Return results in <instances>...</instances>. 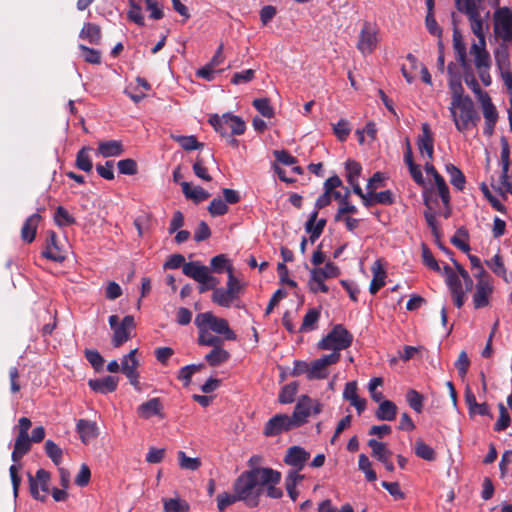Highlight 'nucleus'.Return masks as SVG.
Returning <instances> with one entry per match:
<instances>
[{
	"label": "nucleus",
	"instance_id": "obj_1",
	"mask_svg": "<svg viewBox=\"0 0 512 512\" xmlns=\"http://www.w3.org/2000/svg\"><path fill=\"white\" fill-rule=\"evenodd\" d=\"M276 470L271 468H254L243 472L234 482L233 490L240 501L248 507H256L262 494L261 483L277 481Z\"/></svg>",
	"mask_w": 512,
	"mask_h": 512
},
{
	"label": "nucleus",
	"instance_id": "obj_2",
	"mask_svg": "<svg viewBox=\"0 0 512 512\" xmlns=\"http://www.w3.org/2000/svg\"><path fill=\"white\" fill-rule=\"evenodd\" d=\"M449 111L456 129L461 133L471 130L479 121V115L468 96L451 101Z\"/></svg>",
	"mask_w": 512,
	"mask_h": 512
},
{
	"label": "nucleus",
	"instance_id": "obj_3",
	"mask_svg": "<svg viewBox=\"0 0 512 512\" xmlns=\"http://www.w3.org/2000/svg\"><path fill=\"white\" fill-rule=\"evenodd\" d=\"M341 269L332 261H327L323 267H313L309 270L307 288L312 294H328L330 288L326 283L330 279L339 277Z\"/></svg>",
	"mask_w": 512,
	"mask_h": 512
},
{
	"label": "nucleus",
	"instance_id": "obj_4",
	"mask_svg": "<svg viewBox=\"0 0 512 512\" xmlns=\"http://www.w3.org/2000/svg\"><path fill=\"white\" fill-rule=\"evenodd\" d=\"M352 342L353 335L343 325L337 324L318 342L317 347L340 354V351L350 347Z\"/></svg>",
	"mask_w": 512,
	"mask_h": 512
},
{
	"label": "nucleus",
	"instance_id": "obj_5",
	"mask_svg": "<svg viewBox=\"0 0 512 512\" xmlns=\"http://www.w3.org/2000/svg\"><path fill=\"white\" fill-rule=\"evenodd\" d=\"M195 325L205 327L207 330L222 335L225 340H236L235 332L230 328L226 319L214 315L212 312L199 313L195 317Z\"/></svg>",
	"mask_w": 512,
	"mask_h": 512
},
{
	"label": "nucleus",
	"instance_id": "obj_6",
	"mask_svg": "<svg viewBox=\"0 0 512 512\" xmlns=\"http://www.w3.org/2000/svg\"><path fill=\"white\" fill-rule=\"evenodd\" d=\"M381 41L380 28L376 23L365 21L358 34L356 47L363 56L371 55Z\"/></svg>",
	"mask_w": 512,
	"mask_h": 512
},
{
	"label": "nucleus",
	"instance_id": "obj_7",
	"mask_svg": "<svg viewBox=\"0 0 512 512\" xmlns=\"http://www.w3.org/2000/svg\"><path fill=\"white\" fill-rule=\"evenodd\" d=\"M31 443L32 442L29 439V436L24 435H17L14 442V448L11 454L13 464L10 466L9 472L15 496L18 493V488L21 483V478L18 475L21 466L18 465V463L22 459V457L30 451Z\"/></svg>",
	"mask_w": 512,
	"mask_h": 512
},
{
	"label": "nucleus",
	"instance_id": "obj_8",
	"mask_svg": "<svg viewBox=\"0 0 512 512\" xmlns=\"http://www.w3.org/2000/svg\"><path fill=\"white\" fill-rule=\"evenodd\" d=\"M209 123L222 136L226 135H242L245 132L246 124L239 116L231 113H225L222 116L217 114L209 118Z\"/></svg>",
	"mask_w": 512,
	"mask_h": 512
},
{
	"label": "nucleus",
	"instance_id": "obj_9",
	"mask_svg": "<svg viewBox=\"0 0 512 512\" xmlns=\"http://www.w3.org/2000/svg\"><path fill=\"white\" fill-rule=\"evenodd\" d=\"M242 290L243 284L234 276V273L229 271L226 288H215L212 294V301L221 307L228 308L239 298Z\"/></svg>",
	"mask_w": 512,
	"mask_h": 512
},
{
	"label": "nucleus",
	"instance_id": "obj_10",
	"mask_svg": "<svg viewBox=\"0 0 512 512\" xmlns=\"http://www.w3.org/2000/svg\"><path fill=\"white\" fill-rule=\"evenodd\" d=\"M183 273L197 281L199 286V292L204 293L207 290L217 288L219 280L212 276L208 267L201 265L198 262L186 263L182 268Z\"/></svg>",
	"mask_w": 512,
	"mask_h": 512
},
{
	"label": "nucleus",
	"instance_id": "obj_11",
	"mask_svg": "<svg viewBox=\"0 0 512 512\" xmlns=\"http://www.w3.org/2000/svg\"><path fill=\"white\" fill-rule=\"evenodd\" d=\"M323 410V403L318 399H313L308 395H301L294 407L293 417L299 427L308 422L310 416L318 415Z\"/></svg>",
	"mask_w": 512,
	"mask_h": 512
},
{
	"label": "nucleus",
	"instance_id": "obj_12",
	"mask_svg": "<svg viewBox=\"0 0 512 512\" xmlns=\"http://www.w3.org/2000/svg\"><path fill=\"white\" fill-rule=\"evenodd\" d=\"M118 316L111 315L109 317V325L113 330L112 344L118 348L131 338V334L135 329L134 317L131 315L125 316L121 323H118Z\"/></svg>",
	"mask_w": 512,
	"mask_h": 512
},
{
	"label": "nucleus",
	"instance_id": "obj_13",
	"mask_svg": "<svg viewBox=\"0 0 512 512\" xmlns=\"http://www.w3.org/2000/svg\"><path fill=\"white\" fill-rule=\"evenodd\" d=\"M494 32L503 41L512 40V10L499 8L494 12Z\"/></svg>",
	"mask_w": 512,
	"mask_h": 512
},
{
	"label": "nucleus",
	"instance_id": "obj_14",
	"mask_svg": "<svg viewBox=\"0 0 512 512\" xmlns=\"http://www.w3.org/2000/svg\"><path fill=\"white\" fill-rule=\"evenodd\" d=\"M445 276V281L449 287L454 304L460 308L463 306L466 298V291H464L463 284L459 275L449 266L445 265L441 272Z\"/></svg>",
	"mask_w": 512,
	"mask_h": 512
},
{
	"label": "nucleus",
	"instance_id": "obj_15",
	"mask_svg": "<svg viewBox=\"0 0 512 512\" xmlns=\"http://www.w3.org/2000/svg\"><path fill=\"white\" fill-rule=\"evenodd\" d=\"M340 360L339 353H330L312 361L309 366V380L325 379L329 375L328 367Z\"/></svg>",
	"mask_w": 512,
	"mask_h": 512
},
{
	"label": "nucleus",
	"instance_id": "obj_16",
	"mask_svg": "<svg viewBox=\"0 0 512 512\" xmlns=\"http://www.w3.org/2000/svg\"><path fill=\"white\" fill-rule=\"evenodd\" d=\"M298 427V424L294 421L293 415L277 414L266 423L264 427V434L266 436H276L282 432Z\"/></svg>",
	"mask_w": 512,
	"mask_h": 512
},
{
	"label": "nucleus",
	"instance_id": "obj_17",
	"mask_svg": "<svg viewBox=\"0 0 512 512\" xmlns=\"http://www.w3.org/2000/svg\"><path fill=\"white\" fill-rule=\"evenodd\" d=\"M28 477L32 496L37 500L44 501L49 492L50 473L44 469H39L35 477L30 474Z\"/></svg>",
	"mask_w": 512,
	"mask_h": 512
},
{
	"label": "nucleus",
	"instance_id": "obj_18",
	"mask_svg": "<svg viewBox=\"0 0 512 512\" xmlns=\"http://www.w3.org/2000/svg\"><path fill=\"white\" fill-rule=\"evenodd\" d=\"M467 17L470 23V28L473 34L477 37V40H486V32L489 29V12H484V10L481 9Z\"/></svg>",
	"mask_w": 512,
	"mask_h": 512
},
{
	"label": "nucleus",
	"instance_id": "obj_19",
	"mask_svg": "<svg viewBox=\"0 0 512 512\" xmlns=\"http://www.w3.org/2000/svg\"><path fill=\"white\" fill-rule=\"evenodd\" d=\"M469 53L476 69L491 67V57L486 48V40H477L472 43Z\"/></svg>",
	"mask_w": 512,
	"mask_h": 512
},
{
	"label": "nucleus",
	"instance_id": "obj_20",
	"mask_svg": "<svg viewBox=\"0 0 512 512\" xmlns=\"http://www.w3.org/2000/svg\"><path fill=\"white\" fill-rule=\"evenodd\" d=\"M422 133L417 139V146L421 157L428 160L433 159L434 153V138L428 123H423L421 126Z\"/></svg>",
	"mask_w": 512,
	"mask_h": 512
},
{
	"label": "nucleus",
	"instance_id": "obj_21",
	"mask_svg": "<svg viewBox=\"0 0 512 512\" xmlns=\"http://www.w3.org/2000/svg\"><path fill=\"white\" fill-rule=\"evenodd\" d=\"M42 256L54 261V262H63L66 259V254L62 246L57 241V236L55 232L49 231L48 238L46 241V247L42 252Z\"/></svg>",
	"mask_w": 512,
	"mask_h": 512
},
{
	"label": "nucleus",
	"instance_id": "obj_22",
	"mask_svg": "<svg viewBox=\"0 0 512 512\" xmlns=\"http://www.w3.org/2000/svg\"><path fill=\"white\" fill-rule=\"evenodd\" d=\"M493 293V285L491 280H480L476 283L475 292L473 294V305L476 309L489 305V299Z\"/></svg>",
	"mask_w": 512,
	"mask_h": 512
},
{
	"label": "nucleus",
	"instance_id": "obj_23",
	"mask_svg": "<svg viewBox=\"0 0 512 512\" xmlns=\"http://www.w3.org/2000/svg\"><path fill=\"white\" fill-rule=\"evenodd\" d=\"M479 102L481 104L483 116L485 119L484 133L487 135H491L498 119L497 110L493 105L489 95H483L482 99L479 100Z\"/></svg>",
	"mask_w": 512,
	"mask_h": 512
},
{
	"label": "nucleus",
	"instance_id": "obj_24",
	"mask_svg": "<svg viewBox=\"0 0 512 512\" xmlns=\"http://www.w3.org/2000/svg\"><path fill=\"white\" fill-rule=\"evenodd\" d=\"M310 458V453L300 446H292L287 450L284 462L296 470H302Z\"/></svg>",
	"mask_w": 512,
	"mask_h": 512
},
{
	"label": "nucleus",
	"instance_id": "obj_25",
	"mask_svg": "<svg viewBox=\"0 0 512 512\" xmlns=\"http://www.w3.org/2000/svg\"><path fill=\"white\" fill-rule=\"evenodd\" d=\"M341 186H342V181H341V179L337 175L329 177L324 182V187H323L324 188V192H323V194L320 195L317 198V200H316L314 211L319 212L320 209H322V208L326 207L327 205H329L330 202H331V192L334 189H337V188H339Z\"/></svg>",
	"mask_w": 512,
	"mask_h": 512
},
{
	"label": "nucleus",
	"instance_id": "obj_26",
	"mask_svg": "<svg viewBox=\"0 0 512 512\" xmlns=\"http://www.w3.org/2000/svg\"><path fill=\"white\" fill-rule=\"evenodd\" d=\"M372 280L369 286V291L375 295L382 287L385 286L387 272L380 259L374 261L371 266Z\"/></svg>",
	"mask_w": 512,
	"mask_h": 512
},
{
	"label": "nucleus",
	"instance_id": "obj_27",
	"mask_svg": "<svg viewBox=\"0 0 512 512\" xmlns=\"http://www.w3.org/2000/svg\"><path fill=\"white\" fill-rule=\"evenodd\" d=\"M137 414L140 418L150 419L153 416L164 418L163 405L159 398H151L148 401L142 403L137 408Z\"/></svg>",
	"mask_w": 512,
	"mask_h": 512
},
{
	"label": "nucleus",
	"instance_id": "obj_28",
	"mask_svg": "<svg viewBox=\"0 0 512 512\" xmlns=\"http://www.w3.org/2000/svg\"><path fill=\"white\" fill-rule=\"evenodd\" d=\"M119 379L114 376H106L99 379H90L89 387L96 393L108 394L117 389Z\"/></svg>",
	"mask_w": 512,
	"mask_h": 512
},
{
	"label": "nucleus",
	"instance_id": "obj_29",
	"mask_svg": "<svg viewBox=\"0 0 512 512\" xmlns=\"http://www.w3.org/2000/svg\"><path fill=\"white\" fill-rule=\"evenodd\" d=\"M124 145L120 140L99 141L97 154L104 157H117L124 153Z\"/></svg>",
	"mask_w": 512,
	"mask_h": 512
},
{
	"label": "nucleus",
	"instance_id": "obj_30",
	"mask_svg": "<svg viewBox=\"0 0 512 512\" xmlns=\"http://www.w3.org/2000/svg\"><path fill=\"white\" fill-rule=\"evenodd\" d=\"M209 161L215 162L214 155L212 153H208L207 155H197L194 163H193V172L194 174L201 180L210 182L212 177L208 172V163Z\"/></svg>",
	"mask_w": 512,
	"mask_h": 512
},
{
	"label": "nucleus",
	"instance_id": "obj_31",
	"mask_svg": "<svg viewBox=\"0 0 512 512\" xmlns=\"http://www.w3.org/2000/svg\"><path fill=\"white\" fill-rule=\"evenodd\" d=\"M76 430L84 444L89 443L98 436V426L94 421L80 419L76 424Z\"/></svg>",
	"mask_w": 512,
	"mask_h": 512
},
{
	"label": "nucleus",
	"instance_id": "obj_32",
	"mask_svg": "<svg viewBox=\"0 0 512 512\" xmlns=\"http://www.w3.org/2000/svg\"><path fill=\"white\" fill-rule=\"evenodd\" d=\"M41 216L38 213L30 215L24 222L21 229V238L27 243L34 241Z\"/></svg>",
	"mask_w": 512,
	"mask_h": 512
},
{
	"label": "nucleus",
	"instance_id": "obj_33",
	"mask_svg": "<svg viewBox=\"0 0 512 512\" xmlns=\"http://www.w3.org/2000/svg\"><path fill=\"white\" fill-rule=\"evenodd\" d=\"M345 169L347 181L352 186L353 192L361 194V187L359 185V177L362 171L361 165L354 160H348Z\"/></svg>",
	"mask_w": 512,
	"mask_h": 512
},
{
	"label": "nucleus",
	"instance_id": "obj_34",
	"mask_svg": "<svg viewBox=\"0 0 512 512\" xmlns=\"http://www.w3.org/2000/svg\"><path fill=\"white\" fill-rule=\"evenodd\" d=\"M325 225L326 220L323 218L318 219V212L313 211L305 224V230L308 234H310L311 242H314L320 237Z\"/></svg>",
	"mask_w": 512,
	"mask_h": 512
},
{
	"label": "nucleus",
	"instance_id": "obj_35",
	"mask_svg": "<svg viewBox=\"0 0 512 512\" xmlns=\"http://www.w3.org/2000/svg\"><path fill=\"white\" fill-rule=\"evenodd\" d=\"M182 192L187 199L200 203L209 198L210 194L200 186L191 185L189 182H180Z\"/></svg>",
	"mask_w": 512,
	"mask_h": 512
},
{
	"label": "nucleus",
	"instance_id": "obj_36",
	"mask_svg": "<svg viewBox=\"0 0 512 512\" xmlns=\"http://www.w3.org/2000/svg\"><path fill=\"white\" fill-rule=\"evenodd\" d=\"M375 412V416L380 421H393L397 415V406L390 400H381Z\"/></svg>",
	"mask_w": 512,
	"mask_h": 512
},
{
	"label": "nucleus",
	"instance_id": "obj_37",
	"mask_svg": "<svg viewBox=\"0 0 512 512\" xmlns=\"http://www.w3.org/2000/svg\"><path fill=\"white\" fill-rule=\"evenodd\" d=\"M437 202L436 199H433L431 195H424V204L426 206V210L424 212V216L428 226L432 229L435 235L438 234V227L436 222V211L434 210V204Z\"/></svg>",
	"mask_w": 512,
	"mask_h": 512
},
{
	"label": "nucleus",
	"instance_id": "obj_38",
	"mask_svg": "<svg viewBox=\"0 0 512 512\" xmlns=\"http://www.w3.org/2000/svg\"><path fill=\"white\" fill-rule=\"evenodd\" d=\"M230 354L222 348V344L213 346V349L205 356V360L211 366H218L229 360Z\"/></svg>",
	"mask_w": 512,
	"mask_h": 512
},
{
	"label": "nucleus",
	"instance_id": "obj_39",
	"mask_svg": "<svg viewBox=\"0 0 512 512\" xmlns=\"http://www.w3.org/2000/svg\"><path fill=\"white\" fill-rule=\"evenodd\" d=\"M79 37L91 44H98L101 39L100 27L93 23H85L79 33Z\"/></svg>",
	"mask_w": 512,
	"mask_h": 512
},
{
	"label": "nucleus",
	"instance_id": "obj_40",
	"mask_svg": "<svg viewBox=\"0 0 512 512\" xmlns=\"http://www.w3.org/2000/svg\"><path fill=\"white\" fill-rule=\"evenodd\" d=\"M320 319V310L311 308L307 311L303 318V322L299 328V332H310L317 328V323Z\"/></svg>",
	"mask_w": 512,
	"mask_h": 512
},
{
	"label": "nucleus",
	"instance_id": "obj_41",
	"mask_svg": "<svg viewBox=\"0 0 512 512\" xmlns=\"http://www.w3.org/2000/svg\"><path fill=\"white\" fill-rule=\"evenodd\" d=\"M90 147H82L77 155L75 160V165L79 170H82L84 172H91L93 169V162L90 157Z\"/></svg>",
	"mask_w": 512,
	"mask_h": 512
},
{
	"label": "nucleus",
	"instance_id": "obj_42",
	"mask_svg": "<svg viewBox=\"0 0 512 512\" xmlns=\"http://www.w3.org/2000/svg\"><path fill=\"white\" fill-rule=\"evenodd\" d=\"M368 446L372 450V456L376 458L379 462H384L385 460L391 458L392 452L387 448V446L379 442L375 439H370L368 441Z\"/></svg>",
	"mask_w": 512,
	"mask_h": 512
},
{
	"label": "nucleus",
	"instance_id": "obj_43",
	"mask_svg": "<svg viewBox=\"0 0 512 512\" xmlns=\"http://www.w3.org/2000/svg\"><path fill=\"white\" fill-rule=\"evenodd\" d=\"M137 349L131 350L121 359V372L126 376L137 371L139 361L136 358Z\"/></svg>",
	"mask_w": 512,
	"mask_h": 512
},
{
	"label": "nucleus",
	"instance_id": "obj_44",
	"mask_svg": "<svg viewBox=\"0 0 512 512\" xmlns=\"http://www.w3.org/2000/svg\"><path fill=\"white\" fill-rule=\"evenodd\" d=\"M178 464L182 470L196 471L201 465V459L198 457H189L184 451L177 452Z\"/></svg>",
	"mask_w": 512,
	"mask_h": 512
},
{
	"label": "nucleus",
	"instance_id": "obj_45",
	"mask_svg": "<svg viewBox=\"0 0 512 512\" xmlns=\"http://www.w3.org/2000/svg\"><path fill=\"white\" fill-rule=\"evenodd\" d=\"M162 501L164 512H187L190 508L189 504L179 497L164 498Z\"/></svg>",
	"mask_w": 512,
	"mask_h": 512
},
{
	"label": "nucleus",
	"instance_id": "obj_46",
	"mask_svg": "<svg viewBox=\"0 0 512 512\" xmlns=\"http://www.w3.org/2000/svg\"><path fill=\"white\" fill-rule=\"evenodd\" d=\"M276 160L284 165L291 166V172L295 174H302V169L300 166L295 165L297 160L294 156L289 154L285 150H275L273 152Z\"/></svg>",
	"mask_w": 512,
	"mask_h": 512
},
{
	"label": "nucleus",
	"instance_id": "obj_47",
	"mask_svg": "<svg viewBox=\"0 0 512 512\" xmlns=\"http://www.w3.org/2000/svg\"><path fill=\"white\" fill-rule=\"evenodd\" d=\"M446 172L450 177L451 184L458 190H463L465 186V176L459 168L453 164L445 166Z\"/></svg>",
	"mask_w": 512,
	"mask_h": 512
},
{
	"label": "nucleus",
	"instance_id": "obj_48",
	"mask_svg": "<svg viewBox=\"0 0 512 512\" xmlns=\"http://www.w3.org/2000/svg\"><path fill=\"white\" fill-rule=\"evenodd\" d=\"M198 328V344L203 346H216L222 344V339L212 334L210 330L205 327L196 326Z\"/></svg>",
	"mask_w": 512,
	"mask_h": 512
},
{
	"label": "nucleus",
	"instance_id": "obj_49",
	"mask_svg": "<svg viewBox=\"0 0 512 512\" xmlns=\"http://www.w3.org/2000/svg\"><path fill=\"white\" fill-rule=\"evenodd\" d=\"M494 57L498 70L501 73L510 71V60L507 48L501 47L494 52Z\"/></svg>",
	"mask_w": 512,
	"mask_h": 512
},
{
	"label": "nucleus",
	"instance_id": "obj_50",
	"mask_svg": "<svg viewBox=\"0 0 512 512\" xmlns=\"http://www.w3.org/2000/svg\"><path fill=\"white\" fill-rule=\"evenodd\" d=\"M212 270L216 273H221L224 270L229 275V271L233 273V266L231 265L229 259L224 254L217 255L213 257L210 261Z\"/></svg>",
	"mask_w": 512,
	"mask_h": 512
},
{
	"label": "nucleus",
	"instance_id": "obj_51",
	"mask_svg": "<svg viewBox=\"0 0 512 512\" xmlns=\"http://www.w3.org/2000/svg\"><path fill=\"white\" fill-rule=\"evenodd\" d=\"M457 9L469 16L479 10H481L480 0H455Z\"/></svg>",
	"mask_w": 512,
	"mask_h": 512
},
{
	"label": "nucleus",
	"instance_id": "obj_52",
	"mask_svg": "<svg viewBox=\"0 0 512 512\" xmlns=\"http://www.w3.org/2000/svg\"><path fill=\"white\" fill-rule=\"evenodd\" d=\"M45 452L55 465L61 464L63 451L54 441L47 440L45 442Z\"/></svg>",
	"mask_w": 512,
	"mask_h": 512
},
{
	"label": "nucleus",
	"instance_id": "obj_53",
	"mask_svg": "<svg viewBox=\"0 0 512 512\" xmlns=\"http://www.w3.org/2000/svg\"><path fill=\"white\" fill-rule=\"evenodd\" d=\"M203 368V364H191L182 367L178 373V379L181 380L184 386H188L191 382L192 376Z\"/></svg>",
	"mask_w": 512,
	"mask_h": 512
},
{
	"label": "nucleus",
	"instance_id": "obj_54",
	"mask_svg": "<svg viewBox=\"0 0 512 512\" xmlns=\"http://www.w3.org/2000/svg\"><path fill=\"white\" fill-rule=\"evenodd\" d=\"M350 191L346 189L344 193V199L339 203V208L335 216L336 221H341L345 214H355L357 212L356 206L352 205L349 201Z\"/></svg>",
	"mask_w": 512,
	"mask_h": 512
},
{
	"label": "nucleus",
	"instance_id": "obj_55",
	"mask_svg": "<svg viewBox=\"0 0 512 512\" xmlns=\"http://www.w3.org/2000/svg\"><path fill=\"white\" fill-rule=\"evenodd\" d=\"M298 390L297 383H289L285 385L279 394V402L282 404H290L294 401L296 393Z\"/></svg>",
	"mask_w": 512,
	"mask_h": 512
},
{
	"label": "nucleus",
	"instance_id": "obj_56",
	"mask_svg": "<svg viewBox=\"0 0 512 512\" xmlns=\"http://www.w3.org/2000/svg\"><path fill=\"white\" fill-rule=\"evenodd\" d=\"M406 400L409 406L417 413H421L423 410V396L414 389L408 390L406 393Z\"/></svg>",
	"mask_w": 512,
	"mask_h": 512
},
{
	"label": "nucleus",
	"instance_id": "obj_57",
	"mask_svg": "<svg viewBox=\"0 0 512 512\" xmlns=\"http://www.w3.org/2000/svg\"><path fill=\"white\" fill-rule=\"evenodd\" d=\"M78 48L81 50V56L85 62L95 65L101 63V54L98 50L89 48L83 44H80Z\"/></svg>",
	"mask_w": 512,
	"mask_h": 512
},
{
	"label": "nucleus",
	"instance_id": "obj_58",
	"mask_svg": "<svg viewBox=\"0 0 512 512\" xmlns=\"http://www.w3.org/2000/svg\"><path fill=\"white\" fill-rule=\"evenodd\" d=\"M55 223L58 226L66 227L70 226L75 223L74 217H72L69 212L62 206H59L56 209L55 215H54Z\"/></svg>",
	"mask_w": 512,
	"mask_h": 512
},
{
	"label": "nucleus",
	"instance_id": "obj_59",
	"mask_svg": "<svg viewBox=\"0 0 512 512\" xmlns=\"http://www.w3.org/2000/svg\"><path fill=\"white\" fill-rule=\"evenodd\" d=\"M415 454L427 461H432L435 459L434 450L425 444L422 440H417L415 442Z\"/></svg>",
	"mask_w": 512,
	"mask_h": 512
},
{
	"label": "nucleus",
	"instance_id": "obj_60",
	"mask_svg": "<svg viewBox=\"0 0 512 512\" xmlns=\"http://www.w3.org/2000/svg\"><path fill=\"white\" fill-rule=\"evenodd\" d=\"M179 145L187 151L195 150L202 147V143H199L195 136H174L173 137Z\"/></svg>",
	"mask_w": 512,
	"mask_h": 512
},
{
	"label": "nucleus",
	"instance_id": "obj_61",
	"mask_svg": "<svg viewBox=\"0 0 512 512\" xmlns=\"http://www.w3.org/2000/svg\"><path fill=\"white\" fill-rule=\"evenodd\" d=\"M253 106L264 117L271 118L274 116V109L267 98L255 99Z\"/></svg>",
	"mask_w": 512,
	"mask_h": 512
},
{
	"label": "nucleus",
	"instance_id": "obj_62",
	"mask_svg": "<svg viewBox=\"0 0 512 512\" xmlns=\"http://www.w3.org/2000/svg\"><path fill=\"white\" fill-rule=\"evenodd\" d=\"M499 418L495 423V431H503L510 425V416L503 403L498 404Z\"/></svg>",
	"mask_w": 512,
	"mask_h": 512
},
{
	"label": "nucleus",
	"instance_id": "obj_63",
	"mask_svg": "<svg viewBox=\"0 0 512 512\" xmlns=\"http://www.w3.org/2000/svg\"><path fill=\"white\" fill-rule=\"evenodd\" d=\"M208 211L212 216H221V215H224L225 213H227L228 206L223 199L218 197V198H214L210 202V204L208 206Z\"/></svg>",
	"mask_w": 512,
	"mask_h": 512
},
{
	"label": "nucleus",
	"instance_id": "obj_64",
	"mask_svg": "<svg viewBox=\"0 0 512 512\" xmlns=\"http://www.w3.org/2000/svg\"><path fill=\"white\" fill-rule=\"evenodd\" d=\"M333 131L340 141H345L351 132V127L347 120L341 119L333 126Z\"/></svg>",
	"mask_w": 512,
	"mask_h": 512
}]
</instances>
